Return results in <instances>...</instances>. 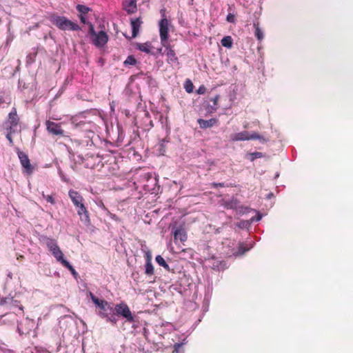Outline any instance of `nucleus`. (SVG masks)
Wrapping results in <instances>:
<instances>
[{
	"label": "nucleus",
	"mask_w": 353,
	"mask_h": 353,
	"mask_svg": "<svg viewBox=\"0 0 353 353\" xmlns=\"http://www.w3.org/2000/svg\"><path fill=\"white\" fill-rule=\"evenodd\" d=\"M137 63V59L133 55H130L127 57L125 61L123 62L124 65H135Z\"/></svg>",
	"instance_id": "obj_26"
},
{
	"label": "nucleus",
	"mask_w": 353,
	"mask_h": 353,
	"mask_svg": "<svg viewBox=\"0 0 353 353\" xmlns=\"http://www.w3.org/2000/svg\"><path fill=\"white\" fill-rule=\"evenodd\" d=\"M181 345H182V344H181V343H176V344L174 345V349H175V350H176V351H177V350H178V349H179V347H181Z\"/></svg>",
	"instance_id": "obj_48"
},
{
	"label": "nucleus",
	"mask_w": 353,
	"mask_h": 353,
	"mask_svg": "<svg viewBox=\"0 0 353 353\" xmlns=\"http://www.w3.org/2000/svg\"><path fill=\"white\" fill-rule=\"evenodd\" d=\"M206 88L204 85H201L197 90V93L199 94H203L205 92Z\"/></svg>",
	"instance_id": "obj_43"
},
{
	"label": "nucleus",
	"mask_w": 353,
	"mask_h": 353,
	"mask_svg": "<svg viewBox=\"0 0 353 353\" xmlns=\"http://www.w3.org/2000/svg\"><path fill=\"white\" fill-rule=\"evenodd\" d=\"M254 28H255L254 35L259 41H261L263 39V32L260 28L259 23H254Z\"/></svg>",
	"instance_id": "obj_23"
},
{
	"label": "nucleus",
	"mask_w": 353,
	"mask_h": 353,
	"mask_svg": "<svg viewBox=\"0 0 353 353\" xmlns=\"http://www.w3.org/2000/svg\"><path fill=\"white\" fill-rule=\"evenodd\" d=\"M162 46L165 48L166 51V55L168 57V63H176L178 62V57L176 55L175 51L172 49V46L166 42Z\"/></svg>",
	"instance_id": "obj_12"
},
{
	"label": "nucleus",
	"mask_w": 353,
	"mask_h": 353,
	"mask_svg": "<svg viewBox=\"0 0 353 353\" xmlns=\"http://www.w3.org/2000/svg\"><path fill=\"white\" fill-rule=\"evenodd\" d=\"M59 249V247L57 245L56 248H54V250H51L50 252H51L52 254H53L57 251V250Z\"/></svg>",
	"instance_id": "obj_50"
},
{
	"label": "nucleus",
	"mask_w": 353,
	"mask_h": 353,
	"mask_svg": "<svg viewBox=\"0 0 353 353\" xmlns=\"http://www.w3.org/2000/svg\"><path fill=\"white\" fill-rule=\"evenodd\" d=\"M77 10L80 13V14L85 15L88 12L91 11L92 9L87 6L78 4L76 6Z\"/></svg>",
	"instance_id": "obj_25"
},
{
	"label": "nucleus",
	"mask_w": 353,
	"mask_h": 353,
	"mask_svg": "<svg viewBox=\"0 0 353 353\" xmlns=\"http://www.w3.org/2000/svg\"><path fill=\"white\" fill-rule=\"evenodd\" d=\"M91 296H92V299L93 301V302L99 307H100V305H101V303H105V301H103V300H99L98 298H97L96 296H94V295H92L91 294Z\"/></svg>",
	"instance_id": "obj_34"
},
{
	"label": "nucleus",
	"mask_w": 353,
	"mask_h": 353,
	"mask_svg": "<svg viewBox=\"0 0 353 353\" xmlns=\"http://www.w3.org/2000/svg\"><path fill=\"white\" fill-rule=\"evenodd\" d=\"M130 23L132 27V37L135 38L139 34L143 21L141 17L131 19Z\"/></svg>",
	"instance_id": "obj_16"
},
{
	"label": "nucleus",
	"mask_w": 353,
	"mask_h": 353,
	"mask_svg": "<svg viewBox=\"0 0 353 353\" xmlns=\"http://www.w3.org/2000/svg\"><path fill=\"white\" fill-rule=\"evenodd\" d=\"M123 141V132L122 130H118V139L117 140V146L122 145Z\"/></svg>",
	"instance_id": "obj_30"
},
{
	"label": "nucleus",
	"mask_w": 353,
	"mask_h": 353,
	"mask_svg": "<svg viewBox=\"0 0 353 353\" xmlns=\"http://www.w3.org/2000/svg\"><path fill=\"white\" fill-rule=\"evenodd\" d=\"M184 88L188 93H191L193 91L194 85L190 79H188L184 84Z\"/></svg>",
	"instance_id": "obj_27"
},
{
	"label": "nucleus",
	"mask_w": 353,
	"mask_h": 353,
	"mask_svg": "<svg viewBox=\"0 0 353 353\" xmlns=\"http://www.w3.org/2000/svg\"><path fill=\"white\" fill-rule=\"evenodd\" d=\"M155 260L159 265H168L165 259L161 255H157Z\"/></svg>",
	"instance_id": "obj_33"
},
{
	"label": "nucleus",
	"mask_w": 353,
	"mask_h": 353,
	"mask_svg": "<svg viewBox=\"0 0 353 353\" xmlns=\"http://www.w3.org/2000/svg\"><path fill=\"white\" fill-rule=\"evenodd\" d=\"M145 274L152 275L154 274V266H145Z\"/></svg>",
	"instance_id": "obj_38"
},
{
	"label": "nucleus",
	"mask_w": 353,
	"mask_h": 353,
	"mask_svg": "<svg viewBox=\"0 0 353 353\" xmlns=\"http://www.w3.org/2000/svg\"><path fill=\"white\" fill-rule=\"evenodd\" d=\"M274 196V194L273 193H269L268 195H267V198L268 199H271L272 197Z\"/></svg>",
	"instance_id": "obj_51"
},
{
	"label": "nucleus",
	"mask_w": 353,
	"mask_h": 353,
	"mask_svg": "<svg viewBox=\"0 0 353 353\" xmlns=\"http://www.w3.org/2000/svg\"><path fill=\"white\" fill-rule=\"evenodd\" d=\"M4 123L17 127L19 123V117L15 108H13L11 112L8 114V119Z\"/></svg>",
	"instance_id": "obj_15"
},
{
	"label": "nucleus",
	"mask_w": 353,
	"mask_h": 353,
	"mask_svg": "<svg viewBox=\"0 0 353 353\" xmlns=\"http://www.w3.org/2000/svg\"><path fill=\"white\" fill-rule=\"evenodd\" d=\"M134 258V263L142 265H152L151 250L145 243H141L140 250L137 252Z\"/></svg>",
	"instance_id": "obj_3"
},
{
	"label": "nucleus",
	"mask_w": 353,
	"mask_h": 353,
	"mask_svg": "<svg viewBox=\"0 0 353 353\" xmlns=\"http://www.w3.org/2000/svg\"><path fill=\"white\" fill-rule=\"evenodd\" d=\"M114 312L117 316L124 318L127 322H134V316L132 315L128 305L125 303L116 304L114 306Z\"/></svg>",
	"instance_id": "obj_6"
},
{
	"label": "nucleus",
	"mask_w": 353,
	"mask_h": 353,
	"mask_svg": "<svg viewBox=\"0 0 353 353\" xmlns=\"http://www.w3.org/2000/svg\"><path fill=\"white\" fill-rule=\"evenodd\" d=\"M154 53L156 54L155 57H157V54H162V48L157 49V52Z\"/></svg>",
	"instance_id": "obj_49"
},
{
	"label": "nucleus",
	"mask_w": 353,
	"mask_h": 353,
	"mask_svg": "<svg viewBox=\"0 0 353 353\" xmlns=\"http://www.w3.org/2000/svg\"><path fill=\"white\" fill-rule=\"evenodd\" d=\"M39 241L41 243L46 245L48 250H54L57 245V242L54 239H51L46 235H40L39 236Z\"/></svg>",
	"instance_id": "obj_14"
},
{
	"label": "nucleus",
	"mask_w": 353,
	"mask_h": 353,
	"mask_svg": "<svg viewBox=\"0 0 353 353\" xmlns=\"http://www.w3.org/2000/svg\"><path fill=\"white\" fill-rule=\"evenodd\" d=\"M79 18L81 21V23L85 24L87 23L88 26H89V23L88 21H87V19L85 17V15H82V14H79Z\"/></svg>",
	"instance_id": "obj_42"
},
{
	"label": "nucleus",
	"mask_w": 353,
	"mask_h": 353,
	"mask_svg": "<svg viewBox=\"0 0 353 353\" xmlns=\"http://www.w3.org/2000/svg\"><path fill=\"white\" fill-rule=\"evenodd\" d=\"M219 99V95H218V94L211 99V101H213L214 105H216L217 104V101H218Z\"/></svg>",
	"instance_id": "obj_45"
},
{
	"label": "nucleus",
	"mask_w": 353,
	"mask_h": 353,
	"mask_svg": "<svg viewBox=\"0 0 353 353\" xmlns=\"http://www.w3.org/2000/svg\"><path fill=\"white\" fill-rule=\"evenodd\" d=\"M159 152L161 154L165 152V140H161L159 143Z\"/></svg>",
	"instance_id": "obj_39"
},
{
	"label": "nucleus",
	"mask_w": 353,
	"mask_h": 353,
	"mask_svg": "<svg viewBox=\"0 0 353 353\" xmlns=\"http://www.w3.org/2000/svg\"><path fill=\"white\" fill-rule=\"evenodd\" d=\"M88 34L92 43L97 48H103L108 41L109 37L107 33L103 30L97 32L92 23H89Z\"/></svg>",
	"instance_id": "obj_1"
},
{
	"label": "nucleus",
	"mask_w": 353,
	"mask_h": 353,
	"mask_svg": "<svg viewBox=\"0 0 353 353\" xmlns=\"http://www.w3.org/2000/svg\"><path fill=\"white\" fill-rule=\"evenodd\" d=\"M123 9L128 12V14L135 13L137 10L136 0H128L123 2Z\"/></svg>",
	"instance_id": "obj_18"
},
{
	"label": "nucleus",
	"mask_w": 353,
	"mask_h": 353,
	"mask_svg": "<svg viewBox=\"0 0 353 353\" xmlns=\"http://www.w3.org/2000/svg\"><path fill=\"white\" fill-rule=\"evenodd\" d=\"M164 268H167L168 271H170V266H169V265L164 266Z\"/></svg>",
	"instance_id": "obj_52"
},
{
	"label": "nucleus",
	"mask_w": 353,
	"mask_h": 353,
	"mask_svg": "<svg viewBox=\"0 0 353 353\" xmlns=\"http://www.w3.org/2000/svg\"><path fill=\"white\" fill-rule=\"evenodd\" d=\"M108 214L110 215V216L112 219H114V220H117L118 218L117 216V215L112 214V213H110V212H108Z\"/></svg>",
	"instance_id": "obj_47"
},
{
	"label": "nucleus",
	"mask_w": 353,
	"mask_h": 353,
	"mask_svg": "<svg viewBox=\"0 0 353 353\" xmlns=\"http://www.w3.org/2000/svg\"><path fill=\"white\" fill-rule=\"evenodd\" d=\"M68 270L71 272V274L73 275L75 279H77L79 276L78 273L76 272V270L74 269L73 266H65Z\"/></svg>",
	"instance_id": "obj_35"
},
{
	"label": "nucleus",
	"mask_w": 353,
	"mask_h": 353,
	"mask_svg": "<svg viewBox=\"0 0 353 353\" xmlns=\"http://www.w3.org/2000/svg\"><path fill=\"white\" fill-rule=\"evenodd\" d=\"M221 43L223 46L230 48L232 46V39L230 36H225L224 37L221 41Z\"/></svg>",
	"instance_id": "obj_24"
},
{
	"label": "nucleus",
	"mask_w": 353,
	"mask_h": 353,
	"mask_svg": "<svg viewBox=\"0 0 353 353\" xmlns=\"http://www.w3.org/2000/svg\"><path fill=\"white\" fill-rule=\"evenodd\" d=\"M262 219V214H260L259 212H256V215L255 216H253L250 219L251 222L254 221H259Z\"/></svg>",
	"instance_id": "obj_37"
},
{
	"label": "nucleus",
	"mask_w": 353,
	"mask_h": 353,
	"mask_svg": "<svg viewBox=\"0 0 353 353\" xmlns=\"http://www.w3.org/2000/svg\"><path fill=\"white\" fill-rule=\"evenodd\" d=\"M254 139H259L263 143L268 141V139L264 138L256 132L250 133L248 131H242L241 132L234 133L230 136V140L232 141H248Z\"/></svg>",
	"instance_id": "obj_4"
},
{
	"label": "nucleus",
	"mask_w": 353,
	"mask_h": 353,
	"mask_svg": "<svg viewBox=\"0 0 353 353\" xmlns=\"http://www.w3.org/2000/svg\"><path fill=\"white\" fill-rule=\"evenodd\" d=\"M52 255L57 259V261L61 263L62 265H70V263L64 259L63 254L60 249L57 250V251Z\"/></svg>",
	"instance_id": "obj_21"
},
{
	"label": "nucleus",
	"mask_w": 353,
	"mask_h": 353,
	"mask_svg": "<svg viewBox=\"0 0 353 353\" xmlns=\"http://www.w3.org/2000/svg\"><path fill=\"white\" fill-rule=\"evenodd\" d=\"M77 208V214L79 216L80 220L86 225L90 224V219L89 213L83 203L79 205Z\"/></svg>",
	"instance_id": "obj_9"
},
{
	"label": "nucleus",
	"mask_w": 353,
	"mask_h": 353,
	"mask_svg": "<svg viewBox=\"0 0 353 353\" xmlns=\"http://www.w3.org/2000/svg\"><path fill=\"white\" fill-rule=\"evenodd\" d=\"M39 241L41 243L46 245L48 250H54L57 245V242L54 239H51L46 235H40L39 236Z\"/></svg>",
	"instance_id": "obj_13"
},
{
	"label": "nucleus",
	"mask_w": 353,
	"mask_h": 353,
	"mask_svg": "<svg viewBox=\"0 0 353 353\" xmlns=\"http://www.w3.org/2000/svg\"><path fill=\"white\" fill-rule=\"evenodd\" d=\"M100 311L99 312V316L101 318H106L114 312V307H113L109 303L105 301V303H101Z\"/></svg>",
	"instance_id": "obj_11"
},
{
	"label": "nucleus",
	"mask_w": 353,
	"mask_h": 353,
	"mask_svg": "<svg viewBox=\"0 0 353 353\" xmlns=\"http://www.w3.org/2000/svg\"><path fill=\"white\" fill-rule=\"evenodd\" d=\"M6 139L8 140L10 145H13L14 143L13 139L12 138V134H10V133H6Z\"/></svg>",
	"instance_id": "obj_44"
},
{
	"label": "nucleus",
	"mask_w": 353,
	"mask_h": 353,
	"mask_svg": "<svg viewBox=\"0 0 353 353\" xmlns=\"http://www.w3.org/2000/svg\"><path fill=\"white\" fill-rule=\"evenodd\" d=\"M248 250L249 249L245 248L243 244H240L238 248L237 254H239V255L243 254Z\"/></svg>",
	"instance_id": "obj_32"
},
{
	"label": "nucleus",
	"mask_w": 353,
	"mask_h": 353,
	"mask_svg": "<svg viewBox=\"0 0 353 353\" xmlns=\"http://www.w3.org/2000/svg\"><path fill=\"white\" fill-rule=\"evenodd\" d=\"M42 196L46 201L51 204L55 203V199L53 198L52 195H46L43 192H42Z\"/></svg>",
	"instance_id": "obj_31"
},
{
	"label": "nucleus",
	"mask_w": 353,
	"mask_h": 353,
	"mask_svg": "<svg viewBox=\"0 0 353 353\" xmlns=\"http://www.w3.org/2000/svg\"><path fill=\"white\" fill-rule=\"evenodd\" d=\"M152 48V46L150 42H146L144 43H137L136 44L137 49L139 50L141 52H145L147 54L155 56L156 54L154 52H152V50H151Z\"/></svg>",
	"instance_id": "obj_20"
},
{
	"label": "nucleus",
	"mask_w": 353,
	"mask_h": 353,
	"mask_svg": "<svg viewBox=\"0 0 353 353\" xmlns=\"http://www.w3.org/2000/svg\"><path fill=\"white\" fill-rule=\"evenodd\" d=\"M160 12L162 15V19L159 22V34H160V39L161 44H164L166 42H168V26L169 22L168 20L166 19L165 14V10L161 9L160 10Z\"/></svg>",
	"instance_id": "obj_5"
},
{
	"label": "nucleus",
	"mask_w": 353,
	"mask_h": 353,
	"mask_svg": "<svg viewBox=\"0 0 353 353\" xmlns=\"http://www.w3.org/2000/svg\"><path fill=\"white\" fill-rule=\"evenodd\" d=\"M237 201H231L230 202H228L226 203V207L228 208H234L236 206Z\"/></svg>",
	"instance_id": "obj_40"
},
{
	"label": "nucleus",
	"mask_w": 353,
	"mask_h": 353,
	"mask_svg": "<svg viewBox=\"0 0 353 353\" xmlns=\"http://www.w3.org/2000/svg\"><path fill=\"white\" fill-rule=\"evenodd\" d=\"M46 128L48 131L52 134L63 135L64 131L61 129L60 123H57L51 121H47Z\"/></svg>",
	"instance_id": "obj_8"
},
{
	"label": "nucleus",
	"mask_w": 353,
	"mask_h": 353,
	"mask_svg": "<svg viewBox=\"0 0 353 353\" xmlns=\"http://www.w3.org/2000/svg\"><path fill=\"white\" fill-rule=\"evenodd\" d=\"M116 316H117V314L113 312L105 318L106 321L110 322L112 325H116L117 323V319Z\"/></svg>",
	"instance_id": "obj_29"
},
{
	"label": "nucleus",
	"mask_w": 353,
	"mask_h": 353,
	"mask_svg": "<svg viewBox=\"0 0 353 353\" xmlns=\"http://www.w3.org/2000/svg\"><path fill=\"white\" fill-rule=\"evenodd\" d=\"M248 224V222H245V221H241L240 223H239L238 226H239V228H242L245 227Z\"/></svg>",
	"instance_id": "obj_46"
},
{
	"label": "nucleus",
	"mask_w": 353,
	"mask_h": 353,
	"mask_svg": "<svg viewBox=\"0 0 353 353\" xmlns=\"http://www.w3.org/2000/svg\"><path fill=\"white\" fill-rule=\"evenodd\" d=\"M124 37H125V38H127V39H130V37H129L128 36H127V35H126V34H124Z\"/></svg>",
	"instance_id": "obj_53"
},
{
	"label": "nucleus",
	"mask_w": 353,
	"mask_h": 353,
	"mask_svg": "<svg viewBox=\"0 0 353 353\" xmlns=\"http://www.w3.org/2000/svg\"><path fill=\"white\" fill-rule=\"evenodd\" d=\"M172 232L174 234V238L175 241L179 240L182 243L187 241V233L182 227L176 228L175 226H173L172 228Z\"/></svg>",
	"instance_id": "obj_10"
},
{
	"label": "nucleus",
	"mask_w": 353,
	"mask_h": 353,
	"mask_svg": "<svg viewBox=\"0 0 353 353\" xmlns=\"http://www.w3.org/2000/svg\"><path fill=\"white\" fill-rule=\"evenodd\" d=\"M265 156V154L260 152H254L248 153L246 154V157L250 160V161H254L256 159L262 158Z\"/></svg>",
	"instance_id": "obj_22"
},
{
	"label": "nucleus",
	"mask_w": 353,
	"mask_h": 353,
	"mask_svg": "<svg viewBox=\"0 0 353 353\" xmlns=\"http://www.w3.org/2000/svg\"><path fill=\"white\" fill-rule=\"evenodd\" d=\"M17 154L20 160L21 164L23 166V168H25L26 172L28 174H31L33 172L34 168L31 165L28 155L23 152L20 151L19 149H17Z\"/></svg>",
	"instance_id": "obj_7"
},
{
	"label": "nucleus",
	"mask_w": 353,
	"mask_h": 353,
	"mask_svg": "<svg viewBox=\"0 0 353 353\" xmlns=\"http://www.w3.org/2000/svg\"><path fill=\"white\" fill-rule=\"evenodd\" d=\"M197 122L201 128L205 129V128H211L213 125H214L218 122V120L215 118H212L209 120L199 119L197 120Z\"/></svg>",
	"instance_id": "obj_19"
},
{
	"label": "nucleus",
	"mask_w": 353,
	"mask_h": 353,
	"mask_svg": "<svg viewBox=\"0 0 353 353\" xmlns=\"http://www.w3.org/2000/svg\"><path fill=\"white\" fill-rule=\"evenodd\" d=\"M50 21L59 29L65 30L78 31L81 30L80 26L64 16L54 14L50 17Z\"/></svg>",
	"instance_id": "obj_2"
},
{
	"label": "nucleus",
	"mask_w": 353,
	"mask_h": 353,
	"mask_svg": "<svg viewBox=\"0 0 353 353\" xmlns=\"http://www.w3.org/2000/svg\"><path fill=\"white\" fill-rule=\"evenodd\" d=\"M226 20L230 23H235V16L232 13H229L226 17Z\"/></svg>",
	"instance_id": "obj_36"
},
{
	"label": "nucleus",
	"mask_w": 353,
	"mask_h": 353,
	"mask_svg": "<svg viewBox=\"0 0 353 353\" xmlns=\"http://www.w3.org/2000/svg\"><path fill=\"white\" fill-rule=\"evenodd\" d=\"M68 195L75 207L83 203V198L77 191L70 190Z\"/></svg>",
	"instance_id": "obj_17"
},
{
	"label": "nucleus",
	"mask_w": 353,
	"mask_h": 353,
	"mask_svg": "<svg viewBox=\"0 0 353 353\" xmlns=\"http://www.w3.org/2000/svg\"><path fill=\"white\" fill-rule=\"evenodd\" d=\"M211 187L213 188H223L225 187L224 183H216L213 182L210 184Z\"/></svg>",
	"instance_id": "obj_41"
},
{
	"label": "nucleus",
	"mask_w": 353,
	"mask_h": 353,
	"mask_svg": "<svg viewBox=\"0 0 353 353\" xmlns=\"http://www.w3.org/2000/svg\"><path fill=\"white\" fill-rule=\"evenodd\" d=\"M4 127L6 130V133H10V134H13L17 132L16 129L17 126H12L11 125L4 123Z\"/></svg>",
	"instance_id": "obj_28"
}]
</instances>
